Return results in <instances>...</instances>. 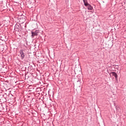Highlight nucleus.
I'll use <instances>...</instances> for the list:
<instances>
[{
  "label": "nucleus",
  "instance_id": "obj_1",
  "mask_svg": "<svg viewBox=\"0 0 126 126\" xmlns=\"http://www.w3.org/2000/svg\"><path fill=\"white\" fill-rule=\"evenodd\" d=\"M20 55H21V59L23 60V59H24V57H25V55H24V52H23V50H21L20 51Z\"/></svg>",
  "mask_w": 126,
  "mask_h": 126
},
{
  "label": "nucleus",
  "instance_id": "obj_2",
  "mask_svg": "<svg viewBox=\"0 0 126 126\" xmlns=\"http://www.w3.org/2000/svg\"><path fill=\"white\" fill-rule=\"evenodd\" d=\"M38 35V31H36L35 32H32V37H34V36Z\"/></svg>",
  "mask_w": 126,
  "mask_h": 126
},
{
  "label": "nucleus",
  "instance_id": "obj_5",
  "mask_svg": "<svg viewBox=\"0 0 126 126\" xmlns=\"http://www.w3.org/2000/svg\"><path fill=\"white\" fill-rule=\"evenodd\" d=\"M88 9L90 10H93V7H92V6H91V5L89 4L88 5Z\"/></svg>",
  "mask_w": 126,
  "mask_h": 126
},
{
  "label": "nucleus",
  "instance_id": "obj_4",
  "mask_svg": "<svg viewBox=\"0 0 126 126\" xmlns=\"http://www.w3.org/2000/svg\"><path fill=\"white\" fill-rule=\"evenodd\" d=\"M83 1H84V5L85 6H88L89 4L88 3V2H87V0H83Z\"/></svg>",
  "mask_w": 126,
  "mask_h": 126
},
{
  "label": "nucleus",
  "instance_id": "obj_3",
  "mask_svg": "<svg viewBox=\"0 0 126 126\" xmlns=\"http://www.w3.org/2000/svg\"><path fill=\"white\" fill-rule=\"evenodd\" d=\"M111 74H112L113 76H115L116 79H118V74H117V73L115 72H112Z\"/></svg>",
  "mask_w": 126,
  "mask_h": 126
}]
</instances>
